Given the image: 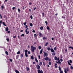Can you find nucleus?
<instances>
[{
    "instance_id": "obj_55",
    "label": "nucleus",
    "mask_w": 73,
    "mask_h": 73,
    "mask_svg": "<svg viewBox=\"0 0 73 73\" xmlns=\"http://www.w3.org/2000/svg\"><path fill=\"white\" fill-rule=\"evenodd\" d=\"M60 60V58H59L58 57L57 58V61H59Z\"/></svg>"
},
{
    "instance_id": "obj_30",
    "label": "nucleus",
    "mask_w": 73,
    "mask_h": 73,
    "mask_svg": "<svg viewBox=\"0 0 73 73\" xmlns=\"http://www.w3.org/2000/svg\"><path fill=\"white\" fill-rule=\"evenodd\" d=\"M38 48L39 49H41V46H38Z\"/></svg>"
},
{
    "instance_id": "obj_9",
    "label": "nucleus",
    "mask_w": 73,
    "mask_h": 73,
    "mask_svg": "<svg viewBox=\"0 0 73 73\" xmlns=\"http://www.w3.org/2000/svg\"><path fill=\"white\" fill-rule=\"evenodd\" d=\"M19 55H17V56H16V59L17 60L19 58Z\"/></svg>"
},
{
    "instance_id": "obj_5",
    "label": "nucleus",
    "mask_w": 73,
    "mask_h": 73,
    "mask_svg": "<svg viewBox=\"0 0 73 73\" xmlns=\"http://www.w3.org/2000/svg\"><path fill=\"white\" fill-rule=\"evenodd\" d=\"M44 57H47L48 56V53L44 52Z\"/></svg>"
},
{
    "instance_id": "obj_13",
    "label": "nucleus",
    "mask_w": 73,
    "mask_h": 73,
    "mask_svg": "<svg viewBox=\"0 0 73 73\" xmlns=\"http://www.w3.org/2000/svg\"><path fill=\"white\" fill-rule=\"evenodd\" d=\"M15 72L16 73H20V72H19V71L18 70H15Z\"/></svg>"
},
{
    "instance_id": "obj_62",
    "label": "nucleus",
    "mask_w": 73,
    "mask_h": 73,
    "mask_svg": "<svg viewBox=\"0 0 73 73\" xmlns=\"http://www.w3.org/2000/svg\"><path fill=\"white\" fill-rule=\"evenodd\" d=\"M60 61H61V62H62V61H63V60H62V59H61L60 60Z\"/></svg>"
},
{
    "instance_id": "obj_18",
    "label": "nucleus",
    "mask_w": 73,
    "mask_h": 73,
    "mask_svg": "<svg viewBox=\"0 0 73 73\" xmlns=\"http://www.w3.org/2000/svg\"><path fill=\"white\" fill-rule=\"evenodd\" d=\"M69 48L70 49H72V50H73V47L72 46H69Z\"/></svg>"
},
{
    "instance_id": "obj_43",
    "label": "nucleus",
    "mask_w": 73,
    "mask_h": 73,
    "mask_svg": "<svg viewBox=\"0 0 73 73\" xmlns=\"http://www.w3.org/2000/svg\"><path fill=\"white\" fill-rule=\"evenodd\" d=\"M45 23L46 24V25H48V22H47L46 21H45Z\"/></svg>"
},
{
    "instance_id": "obj_33",
    "label": "nucleus",
    "mask_w": 73,
    "mask_h": 73,
    "mask_svg": "<svg viewBox=\"0 0 73 73\" xmlns=\"http://www.w3.org/2000/svg\"><path fill=\"white\" fill-rule=\"evenodd\" d=\"M48 64H49V65H51V64H52V63H51V62H49Z\"/></svg>"
},
{
    "instance_id": "obj_63",
    "label": "nucleus",
    "mask_w": 73,
    "mask_h": 73,
    "mask_svg": "<svg viewBox=\"0 0 73 73\" xmlns=\"http://www.w3.org/2000/svg\"><path fill=\"white\" fill-rule=\"evenodd\" d=\"M33 33H35V30H34L33 31Z\"/></svg>"
},
{
    "instance_id": "obj_36",
    "label": "nucleus",
    "mask_w": 73,
    "mask_h": 73,
    "mask_svg": "<svg viewBox=\"0 0 73 73\" xmlns=\"http://www.w3.org/2000/svg\"><path fill=\"white\" fill-rule=\"evenodd\" d=\"M30 25L31 27H32V26H33V24H32V23H30Z\"/></svg>"
},
{
    "instance_id": "obj_59",
    "label": "nucleus",
    "mask_w": 73,
    "mask_h": 73,
    "mask_svg": "<svg viewBox=\"0 0 73 73\" xmlns=\"http://www.w3.org/2000/svg\"><path fill=\"white\" fill-rule=\"evenodd\" d=\"M29 11H30V12H32V10H31V9H29Z\"/></svg>"
},
{
    "instance_id": "obj_31",
    "label": "nucleus",
    "mask_w": 73,
    "mask_h": 73,
    "mask_svg": "<svg viewBox=\"0 0 73 73\" xmlns=\"http://www.w3.org/2000/svg\"><path fill=\"white\" fill-rule=\"evenodd\" d=\"M23 54H21V58H23Z\"/></svg>"
},
{
    "instance_id": "obj_48",
    "label": "nucleus",
    "mask_w": 73,
    "mask_h": 73,
    "mask_svg": "<svg viewBox=\"0 0 73 73\" xmlns=\"http://www.w3.org/2000/svg\"><path fill=\"white\" fill-rule=\"evenodd\" d=\"M47 50H50V47H48Z\"/></svg>"
},
{
    "instance_id": "obj_2",
    "label": "nucleus",
    "mask_w": 73,
    "mask_h": 73,
    "mask_svg": "<svg viewBox=\"0 0 73 73\" xmlns=\"http://www.w3.org/2000/svg\"><path fill=\"white\" fill-rule=\"evenodd\" d=\"M50 50L51 52H53L52 54V56H54L55 55V54H56V52H55V51L54 50L53 48H50Z\"/></svg>"
},
{
    "instance_id": "obj_57",
    "label": "nucleus",
    "mask_w": 73,
    "mask_h": 73,
    "mask_svg": "<svg viewBox=\"0 0 73 73\" xmlns=\"http://www.w3.org/2000/svg\"><path fill=\"white\" fill-rule=\"evenodd\" d=\"M27 70H28V71L29 70V68L27 67Z\"/></svg>"
},
{
    "instance_id": "obj_12",
    "label": "nucleus",
    "mask_w": 73,
    "mask_h": 73,
    "mask_svg": "<svg viewBox=\"0 0 73 73\" xmlns=\"http://www.w3.org/2000/svg\"><path fill=\"white\" fill-rule=\"evenodd\" d=\"M35 60L36 61V62H38V60H37V58H35Z\"/></svg>"
},
{
    "instance_id": "obj_24",
    "label": "nucleus",
    "mask_w": 73,
    "mask_h": 73,
    "mask_svg": "<svg viewBox=\"0 0 73 73\" xmlns=\"http://www.w3.org/2000/svg\"><path fill=\"white\" fill-rule=\"evenodd\" d=\"M31 58L32 60H33V59H34V58L33 57V56H31Z\"/></svg>"
},
{
    "instance_id": "obj_16",
    "label": "nucleus",
    "mask_w": 73,
    "mask_h": 73,
    "mask_svg": "<svg viewBox=\"0 0 73 73\" xmlns=\"http://www.w3.org/2000/svg\"><path fill=\"white\" fill-rule=\"evenodd\" d=\"M57 58L56 56H55L54 58V60H55L56 61L57 60Z\"/></svg>"
},
{
    "instance_id": "obj_20",
    "label": "nucleus",
    "mask_w": 73,
    "mask_h": 73,
    "mask_svg": "<svg viewBox=\"0 0 73 73\" xmlns=\"http://www.w3.org/2000/svg\"><path fill=\"white\" fill-rule=\"evenodd\" d=\"M25 54V56L26 57H28V54H27V53L26 54Z\"/></svg>"
},
{
    "instance_id": "obj_6",
    "label": "nucleus",
    "mask_w": 73,
    "mask_h": 73,
    "mask_svg": "<svg viewBox=\"0 0 73 73\" xmlns=\"http://www.w3.org/2000/svg\"><path fill=\"white\" fill-rule=\"evenodd\" d=\"M38 73H43V71L42 70H38Z\"/></svg>"
},
{
    "instance_id": "obj_38",
    "label": "nucleus",
    "mask_w": 73,
    "mask_h": 73,
    "mask_svg": "<svg viewBox=\"0 0 73 73\" xmlns=\"http://www.w3.org/2000/svg\"><path fill=\"white\" fill-rule=\"evenodd\" d=\"M65 51L66 52H68V50H67V48H66L65 49Z\"/></svg>"
},
{
    "instance_id": "obj_34",
    "label": "nucleus",
    "mask_w": 73,
    "mask_h": 73,
    "mask_svg": "<svg viewBox=\"0 0 73 73\" xmlns=\"http://www.w3.org/2000/svg\"><path fill=\"white\" fill-rule=\"evenodd\" d=\"M21 36H23V37H24V34H22L21 35Z\"/></svg>"
},
{
    "instance_id": "obj_4",
    "label": "nucleus",
    "mask_w": 73,
    "mask_h": 73,
    "mask_svg": "<svg viewBox=\"0 0 73 73\" xmlns=\"http://www.w3.org/2000/svg\"><path fill=\"white\" fill-rule=\"evenodd\" d=\"M36 67L37 68L38 70H40L39 69H40V66L38 64H37L36 65Z\"/></svg>"
},
{
    "instance_id": "obj_56",
    "label": "nucleus",
    "mask_w": 73,
    "mask_h": 73,
    "mask_svg": "<svg viewBox=\"0 0 73 73\" xmlns=\"http://www.w3.org/2000/svg\"><path fill=\"white\" fill-rule=\"evenodd\" d=\"M60 73H63V71L62 70L60 71Z\"/></svg>"
},
{
    "instance_id": "obj_3",
    "label": "nucleus",
    "mask_w": 73,
    "mask_h": 73,
    "mask_svg": "<svg viewBox=\"0 0 73 73\" xmlns=\"http://www.w3.org/2000/svg\"><path fill=\"white\" fill-rule=\"evenodd\" d=\"M29 29L27 28L25 30V33H26V35H28L29 33V31H28Z\"/></svg>"
},
{
    "instance_id": "obj_15",
    "label": "nucleus",
    "mask_w": 73,
    "mask_h": 73,
    "mask_svg": "<svg viewBox=\"0 0 73 73\" xmlns=\"http://www.w3.org/2000/svg\"><path fill=\"white\" fill-rule=\"evenodd\" d=\"M57 64L56 63L55 64V67L56 68H57Z\"/></svg>"
},
{
    "instance_id": "obj_60",
    "label": "nucleus",
    "mask_w": 73,
    "mask_h": 73,
    "mask_svg": "<svg viewBox=\"0 0 73 73\" xmlns=\"http://www.w3.org/2000/svg\"><path fill=\"white\" fill-rule=\"evenodd\" d=\"M34 35V36H35V37H36V36H37V35H36V34H35Z\"/></svg>"
},
{
    "instance_id": "obj_64",
    "label": "nucleus",
    "mask_w": 73,
    "mask_h": 73,
    "mask_svg": "<svg viewBox=\"0 0 73 73\" xmlns=\"http://www.w3.org/2000/svg\"><path fill=\"white\" fill-rule=\"evenodd\" d=\"M2 23V21L1 20L0 21V24H1Z\"/></svg>"
},
{
    "instance_id": "obj_23",
    "label": "nucleus",
    "mask_w": 73,
    "mask_h": 73,
    "mask_svg": "<svg viewBox=\"0 0 73 73\" xmlns=\"http://www.w3.org/2000/svg\"><path fill=\"white\" fill-rule=\"evenodd\" d=\"M59 69L60 71H61V67H60V66L59 67Z\"/></svg>"
},
{
    "instance_id": "obj_32",
    "label": "nucleus",
    "mask_w": 73,
    "mask_h": 73,
    "mask_svg": "<svg viewBox=\"0 0 73 73\" xmlns=\"http://www.w3.org/2000/svg\"><path fill=\"white\" fill-rule=\"evenodd\" d=\"M46 28L48 30H49V29H49V27L48 26Z\"/></svg>"
},
{
    "instance_id": "obj_37",
    "label": "nucleus",
    "mask_w": 73,
    "mask_h": 73,
    "mask_svg": "<svg viewBox=\"0 0 73 73\" xmlns=\"http://www.w3.org/2000/svg\"><path fill=\"white\" fill-rule=\"evenodd\" d=\"M30 18L32 19H33V17H32V15L30 16Z\"/></svg>"
},
{
    "instance_id": "obj_46",
    "label": "nucleus",
    "mask_w": 73,
    "mask_h": 73,
    "mask_svg": "<svg viewBox=\"0 0 73 73\" xmlns=\"http://www.w3.org/2000/svg\"><path fill=\"white\" fill-rule=\"evenodd\" d=\"M69 61L70 63H72V60H70Z\"/></svg>"
},
{
    "instance_id": "obj_50",
    "label": "nucleus",
    "mask_w": 73,
    "mask_h": 73,
    "mask_svg": "<svg viewBox=\"0 0 73 73\" xmlns=\"http://www.w3.org/2000/svg\"><path fill=\"white\" fill-rule=\"evenodd\" d=\"M0 16L1 19H2V16H1V14H0Z\"/></svg>"
},
{
    "instance_id": "obj_53",
    "label": "nucleus",
    "mask_w": 73,
    "mask_h": 73,
    "mask_svg": "<svg viewBox=\"0 0 73 73\" xmlns=\"http://www.w3.org/2000/svg\"><path fill=\"white\" fill-rule=\"evenodd\" d=\"M16 8H15V7H13L12 8V9H13V10L15 9Z\"/></svg>"
},
{
    "instance_id": "obj_45",
    "label": "nucleus",
    "mask_w": 73,
    "mask_h": 73,
    "mask_svg": "<svg viewBox=\"0 0 73 73\" xmlns=\"http://www.w3.org/2000/svg\"><path fill=\"white\" fill-rule=\"evenodd\" d=\"M43 64L44 66H45V63L44 62H43Z\"/></svg>"
},
{
    "instance_id": "obj_10",
    "label": "nucleus",
    "mask_w": 73,
    "mask_h": 73,
    "mask_svg": "<svg viewBox=\"0 0 73 73\" xmlns=\"http://www.w3.org/2000/svg\"><path fill=\"white\" fill-rule=\"evenodd\" d=\"M9 29L8 27H6L5 28V31L7 32L8 31Z\"/></svg>"
},
{
    "instance_id": "obj_47",
    "label": "nucleus",
    "mask_w": 73,
    "mask_h": 73,
    "mask_svg": "<svg viewBox=\"0 0 73 73\" xmlns=\"http://www.w3.org/2000/svg\"><path fill=\"white\" fill-rule=\"evenodd\" d=\"M1 8H2V9H4V6L3 5L1 6Z\"/></svg>"
},
{
    "instance_id": "obj_61",
    "label": "nucleus",
    "mask_w": 73,
    "mask_h": 73,
    "mask_svg": "<svg viewBox=\"0 0 73 73\" xmlns=\"http://www.w3.org/2000/svg\"><path fill=\"white\" fill-rule=\"evenodd\" d=\"M30 53H31V52H30V51H29L28 52V54H30Z\"/></svg>"
},
{
    "instance_id": "obj_51",
    "label": "nucleus",
    "mask_w": 73,
    "mask_h": 73,
    "mask_svg": "<svg viewBox=\"0 0 73 73\" xmlns=\"http://www.w3.org/2000/svg\"><path fill=\"white\" fill-rule=\"evenodd\" d=\"M70 68L71 69H72H72H73V66H70Z\"/></svg>"
},
{
    "instance_id": "obj_27",
    "label": "nucleus",
    "mask_w": 73,
    "mask_h": 73,
    "mask_svg": "<svg viewBox=\"0 0 73 73\" xmlns=\"http://www.w3.org/2000/svg\"><path fill=\"white\" fill-rule=\"evenodd\" d=\"M64 72L65 73H67V71H66V68H64Z\"/></svg>"
},
{
    "instance_id": "obj_17",
    "label": "nucleus",
    "mask_w": 73,
    "mask_h": 73,
    "mask_svg": "<svg viewBox=\"0 0 73 73\" xmlns=\"http://www.w3.org/2000/svg\"><path fill=\"white\" fill-rule=\"evenodd\" d=\"M39 35L40 37H41L42 36V34L41 33H39Z\"/></svg>"
},
{
    "instance_id": "obj_26",
    "label": "nucleus",
    "mask_w": 73,
    "mask_h": 73,
    "mask_svg": "<svg viewBox=\"0 0 73 73\" xmlns=\"http://www.w3.org/2000/svg\"><path fill=\"white\" fill-rule=\"evenodd\" d=\"M3 25H4V26H7V25L5 24V23L4 22H3Z\"/></svg>"
},
{
    "instance_id": "obj_44",
    "label": "nucleus",
    "mask_w": 73,
    "mask_h": 73,
    "mask_svg": "<svg viewBox=\"0 0 73 73\" xmlns=\"http://www.w3.org/2000/svg\"><path fill=\"white\" fill-rule=\"evenodd\" d=\"M56 49H57V48H56V47H55V48H54V50H56Z\"/></svg>"
},
{
    "instance_id": "obj_25",
    "label": "nucleus",
    "mask_w": 73,
    "mask_h": 73,
    "mask_svg": "<svg viewBox=\"0 0 73 73\" xmlns=\"http://www.w3.org/2000/svg\"><path fill=\"white\" fill-rule=\"evenodd\" d=\"M48 42H46L45 44V46H47V45H48Z\"/></svg>"
},
{
    "instance_id": "obj_8",
    "label": "nucleus",
    "mask_w": 73,
    "mask_h": 73,
    "mask_svg": "<svg viewBox=\"0 0 73 73\" xmlns=\"http://www.w3.org/2000/svg\"><path fill=\"white\" fill-rule=\"evenodd\" d=\"M44 60L46 61H48V57H47L44 58Z\"/></svg>"
},
{
    "instance_id": "obj_1",
    "label": "nucleus",
    "mask_w": 73,
    "mask_h": 73,
    "mask_svg": "<svg viewBox=\"0 0 73 73\" xmlns=\"http://www.w3.org/2000/svg\"><path fill=\"white\" fill-rule=\"evenodd\" d=\"M31 48L32 52H34V51L36 50V47L33 46H31Z\"/></svg>"
},
{
    "instance_id": "obj_42",
    "label": "nucleus",
    "mask_w": 73,
    "mask_h": 73,
    "mask_svg": "<svg viewBox=\"0 0 73 73\" xmlns=\"http://www.w3.org/2000/svg\"><path fill=\"white\" fill-rule=\"evenodd\" d=\"M36 9H37V7H35L34 8L33 10H34V11H35V10H36Z\"/></svg>"
},
{
    "instance_id": "obj_49",
    "label": "nucleus",
    "mask_w": 73,
    "mask_h": 73,
    "mask_svg": "<svg viewBox=\"0 0 73 73\" xmlns=\"http://www.w3.org/2000/svg\"><path fill=\"white\" fill-rule=\"evenodd\" d=\"M9 60L11 62H12V59H10Z\"/></svg>"
},
{
    "instance_id": "obj_11",
    "label": "nucleus",
    "mask_w": 73,
    "mask_h": 73,
    "mask_svg": "<svg viewBox=\"0 0 73 73\" xmlns=\"http://www.w3.org/2000/svg\"><path fill=\"white\" fill-rule=\"evenodd\" d=\"M25 54L27 53H28V50H25Z\"/></svg>"
},
{
    "instance_id": "obj_28",
    "label": "nucleus",
    "mask_w": 73,
    "mask_h": 73,
    "mask_svg": "<svg viewBox=\"0 0 73 73\" xmlns=\"http://www.w3.org/2000/svg\"><path fill=\"white\" fill-rule=\"evenodd\" d=\"M20 51H18L17 53V54H20Z\"/></svg>"
},
{
    "instance_id": "obj_54",
    "label": "nucleus",
    "mask_w": 73,
    "mask_h": 73,
    "mask_svg": "<svg viewBox=\"0 0 73 73\" xmlns=\"http://www.w3.org/2000/svg\"><path fill=\"white\" fill-rule=\"evenodd\" d=\"M6 40L8 42L9 41V39L8 38H7Z\"/></svg>"
},
{
    "instance_id": "obj_35",
    "label": "nucleus",
    "mask_w": 73,
    "mask_h": 73,
    "mask_svg": "<svg viewBox=\"0 0 73 73\" xmlns=\"http://www.w3.org/2000/svg\"><path fill=\"white\" fill-rule=\"evenodd\" d=\"M43 40H46V38L45 37H43Z\"/></svg>"
},
{
    "instance_id": "obj_14",
    "label": "nucleus",
    "mask_w": 73,
    "mask_h": 73,
    "mask_svg": "<svg viewBox=\"0 0 73 73\" xmlns=\"http://www.w3.org/2000/svg\"><path fill=\"white\" fill-rule=\"evenodd\" d=\"M42 49L40 51V54H42Z\"/></svg>"
},
{
    "instance_id": "obj_39",
    "label": "nucleus",
    "mask_w": 73,
    "mask_h": 73,
    "mask_svg": "<svg viewBox=\"0 0 73 73\" xmlns=\"http://www.w3.org/2000/svg\"><path fill=\"white\" fill-rule=\"evenodd\" d=\"M66 70H67V72H68L69 71V68L67 67L66 68Z\"/></svg>"
},
{
    "instance_id": "obj_19",
    "label": "nucleus",
    "mask_w": 73,
    "mask_h": 73,
    "mask_svg": "<svg viewBox=\"0 0 73 73\" xmlns=\"http://www.w3.org/2000/svg\"><path fill=\"white\" fill-rule=\"evenodd\" d=\"M5 53L7 55H8V52L7 51H5Z\"/></svg>"
},
{
    "instance_id": "obj_29",
    "label": "nucleus",
    "mask_w": 73,
    "mask_h": 73,
    "mask_svg": "<svg viewBox=\"0 0 73 73\" xmlns=\"http://www.w3.org/2000/svg\"><path fill=\"white\" fill-rule=\"evenodd\" d=\"M40 30H42V29H43V27H40Z\"/></svg>"
},
{
    "instance_id": "obj_52",
    "label": "nucleus",
    "mask_w": 73,
    "mask_h": 73,
    "mask_svg": "<svg viewBox=\"0 0 73 73\" xmlns=\"http://www.w3.org/2000/svg\"><path fill=\"white\" fill-rule=\"evenodd\" d=\"M23 24H24V25H25H25H26V22L24 23H23Z\"/></svg>"
},
{
    "instance_id": "obj_21",
    "label": "nucleus",
    "mask_w": 73,
    "mask_h": 73,
    "mask_svg": "<svg viewBox=\"0 0 73 73\" xmlns=\"http://www.w3.org/2000/svg\"><path fill=\"white\" fill-rule=\"evenodd\" d=\"M39 65H40V66L42 65V62H39Z\"/></svg>"
},
{
    "instance_id": "obj_22",
    "label": "nucleus",
    "mask_w": 73,
    "mask_h": 73,
    "mask_svg": "<svg viewBox=\"0 0 73 73\" xmlns=\"http://www.w3.org/2000/svg\"><path fill=\"white\" fill-rule=\"evenodd\" d=\"M67 62H68V64L69 65H71V64L70 63V62H69V61H68Z\"/></svg>"
},
{
    "instance_id": "obj_40",
    "label": "nucleus",
    "mask_w": 73,
    "mask_h": 73,
    "mask_svg": "<svg viewBox=\"0 0 73 73\" xmlns=\"http://www.w3.org/2000/svg\"><path fill=\"white\" fill-rule=\"evenodd\" d=\"M42 17H44V13H42Z\"/></svg>"
},
{
    "instance_id": "obj_58",
    "label": "nucleus",
    "mask_w": 73,
    "mask_h": 73,
    "mask_svg": "<svg viewBox=\"0 0 73 73\" xmlns=\"http://www.w3.org/2000/svg\"><path fill=\"white\" fill-rule=\"evenodd\" d=\"M13 37L14 38H15L16 37V36L15 35L14 36H13Z\"/></svg>"
},
{
    "instance_id": "obj_41",
    "label": "nucleus",
    "mask_w": 73,
    "mask_h": 73,
    "mask_svg": "<svg viewBox=\"0 0 73 73\" xmlns=\"http://www.w3.org/2000/svg\"><path fill=\"white\" fill-rule=\"evenodd\" d=\"M18 12H19L20 13V9H18Z\"/></svg>"
},
{
    "instance_id": "obj_7",
    "label": "nucleus",
    "mask_w": 73,
    "mask_h": 73,
    "mask_svg": "<svg viewBox=\"0 0 73 73\" xmlns=\"http://www.w3.org/2000/svg\"><path fill=\"white\" fill-rule=\"evenodd\" d=\"M56 62L58 64H61V62H60V60H58V62L56 61Z\"/></svg>"
}]
</instances>
